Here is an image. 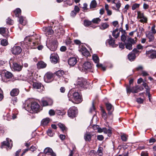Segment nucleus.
I'll return each instance as SVG.
<instances>
[{"mask_svg": "<svg viewBox=\"0 0 156 156\" xmlns=\"http://www.w3.org/2000/svg\"><path fill=\"white\" fill-rule=\"evenodd\" d=\"M25 110L31 113H37L40 111V105L36 102H30L27 101L25 104Z\"/></svg>", "mask_w": 156, "mask_h": 156, "instance_id": "obj_1", "label": "nucleus"}, {"mask_svg": "<svg viewBox=\"0 0 156 156\" xmlns=\"http://www.w3.org/2000/svg\"><path fill=\"white\" fill-rule=\"evenodd\" d=\"M35 80L32 76V74L29 73L26 77L25 79V81H27L29 83L31 84H33V86L34 88L39 89H41L43 90L44 88V87L42 84L40 83L34 82V80Z\"/></svg>", "mask_w": 156, "mask_h": 156, "instance_id": "obj_2", "label": "nucleus"}, {"mask_svg": "<svg viewBox=\"0 0 156 156\" xmlns=\"http://www.w3.org/2000/svg\"><path fill=\"white\" fill-rule=\"evenodd\" d=\"M122 42L119 43L120 48H124L125 45L126 48L129 50L132 49V44H134L136 41V40H122Z\"/></svg>", "mask_w": 156, "mask_h": 156, "instance_id": "obj_3", "label": "nucleus"}, {"mask_svg": "<svg viewBox=\"0 0 156 156\" xmlns=\"http://www.w3.org/2000/svg\"><path fill=\"white\" fill-rule=\"evenodd\" d=\"M68 97L69 100L73 101V100H74L76 103H79L82 101L81 97L78 92H75L72 94L69 92Z\"/></svg>", "mask_w": 156, "mask_h": 156, "instance_id": "obj_4", "label": "nucleus"}, {"mask_svg": "<svg viewBox=\"0 0 156 156\" xmlns=\"http://www.w3.org/2000/svg\"><path fill=\"white\" fill-rule=\"evenodd\" d=\"M58 42L56 40H49L46 41L47 47L51 51L56 50L57 47Z\"/></svg>", "mask_w": 156, "mask_h": 156, "instance_id": "obj_5", "label": "nucleus"}, {"mask_svg": "<svg viewBox=\"0 0 156 156\" xmlns=\"http://www.w3.org/2000/svg\"><path fill=\"white\" fill-rule=\"evenodd\" d=\"M139 89L141 90L143 89V88L142 87L140 88L138 86H136L132 88H131L130 86H127L126 87V91L128 94H129L131 92L134 93H137L138 92Z\"/></svg>", "mask_w": 156, "mask_h": 156, "instance_id": "obj_6", "label": "nucleus"}, {"mask_svg": "<svg viewBox=\"0 0 156 156\" xmlns=\"http://www.w3.org/2000/svg\"><path fill=\"white\" fill-rule=\"evenodd\" d=\"M9 64L11 68L15 70L19 71L22 69V66L17 63L14 62L12 59L10 60Z\"/></svg>", "mask_w": 156, "mask_h": 156, "instance_id": "obj_7", "label": "nucleus"}, {"mask_svg": "<svg viewBox=\"0 0 156 156\" xmlns=\"http://www.w3.org/2000/svg\"><path fill=\"white\" fill-rule=\"evenodd\" d=\"M77 112V108L75 107H72L68 110V115L70 118H73L76 116Z\"/></svg>", "mask_w": 156, "mask_h": 156, "instance_id": "obj_8", "label": "nucleus"}, {"mask_svg": "<svg viewBox=\"0 0 156 156\" xmlns=\"http://www.w3.org/2000/svg\"><path fill=\"white\" fill-rule=\"evenodd\" d=\"M91 67V64L90 62H87L83 64L81 68L79 67V69L81 72H86V71L89 70Z\"/></svg>", "mask_w": 156, "mask_h": 156, "instance_id": "obj_9", "label": "nucleus"}, {"mask_svg": "<svg viewBox=\"0 0 156 156\" xmlns=\"http://www.w3.org/2000/svg\"><path fill=\"white\" fill-rule=\"evenodd\" d=\"M54 74L48 72L45 75L44 81L46 83H50L53 80Z\"/></svg>", "mask_w": 156, "mask_h": 156, "instance_id": "obj_10", "label": "nucleus"}, {"mask_svg": "<svg viewBox=\"0 0 156 156\" xmlns=\"http://www.w3.org/2000/svg\"><path fill=\"white\" fill-rule=\"evenodd\" d=\"M22 51L21 48L19 46L15 45L11 48L12 53L15 55L20 54Z\"/></svg>", "mask_w": 156, "mask_h": 156, "instance_id": "obj_11", "label": "nucleus"}, {"mask_svg": "<svg viewBox=\"0 0 156 156\" xmlns=\"http://www.w3.org/2000/svg\"><path fill=\"white\" fill-rule=\"evenodd\" d=\"M55 74L56 76L59 78L60 80L61 79L62 80H61L60 82H63L64 81L65 82H67L66 79L63 76V75L64 74V72L62 70H58L55 73Z\"/></svg>", "mask_w": 156, "mask_h": 156, "instance_id": "obj_12", "label": "nucleus"}, {"mask_svg": "<svg viewBox=\"0 0 156 156\" xmlns=\"http://www.w3.org/2000/svg\"><path fill=\"white\" fill-rule=\"evenodd\" d=\"M2 145L6 146L7 147L10 149L12 146V142L11 140L7 138L5 141H4L2 143Z\"/></svg>", "mask_w": 156, "mask_h": 156, "instance_id": "obj_13", "label": "nucleus"}, {"mask_svg": "<svg viewBox=\"0 0 156 156\" xmlns=\"http://www.w3.org/2000/svg\"><path fill=\"white\" fill-rule=\"evenodd\" d=\"M12 76L13 75L11 73L7 71L5 73L4 77L2 78V80L4 82H7L9 81L7 80L12 78Z\"/></svg>", "mask_w": 156, "mask_h": 156, "instance_id": "obj_14", "label": "nucleus"}, {"mask_svg": "<svg viewBox=\"0 0 156 156\" xmlns=\"http://www.w3.org/2000/svg\"><path fill=\"white\" fill-rule=\"evenodd\" d=\"M106 44L107 45L108 44L113 47H116L118 45V44L116 43L115 40H107L106 41Z\"/></svg>", "mask_w": 156, "mask_h": 156, "instance_id": "obj_15", "label": "nucleus"}, {"mask_svg": "<svg viewBox=\"0 0 156 156\" xmlns=\"http://www.w3.org/2000/svg\"><path fill=\"white\" fill-rule=\"evenodd\" d=\"M146 54L150 58L152 59L156 58V51H153L152 50L146 51Z\"/></svg>", "mask_w": 156, "mask_h": 156, "instance_id": "obj_16", "label": "nucleus"}, {"mask_svg": "<svg viewBox=\"0 0 156 156\" xmlns=\"http://www.w3.org/2000/svg\"><path fill=\"white\" fill-rule=\"evenodd\" d=\"M50 60L52 63L56 64L58 60V56L56 54H51L50 56Z\"/></svg>", "mask_w": 156, "mask_h": 156, "instance_id": "obj_17", "label": "nucleus"}, {"mask_svg": "<svg viewBox=\"0 0 156 156\" xmlns=\"http://www.w3.org/2000/svg\"><path fill=\"white\" fill-rule=\"evenodd\" d=\"M107 110L108 111V114L111 115L114 110L113 106L110 103H107L105 104Z\"/></svg>", "mask_w": 156, "mask_h": 156, "instance_id": "obj_18", "label": "nucleus"}, {"mask_svg": "<svg viewBox=\"0 0 156 156\" xmlns=\"http://www.w3.org/2000/svg\"><path fill=\"white\" fill-rule=\"evenodd\" d=\"M79 51H80L82 54L85 56L87 57L90 55L89 52L85 47H82L80 49Z\"/></svg>", "mask_w": 156, "mask_h": 156, "instance_id": "obj_19", "label": "nucleus"}, {"mask_svg": "<svg viewBox=\"0 0 156 156\" xmlns=\"http://www.w3.org/2000/svg\"><path fill=\"white\" fill-rule=\"evenodd\" d=\"M86 83V80L82 77L79 78L77 80V84L80 87H83Z\"/></svg>", "mask_w": 156, "mask_h": 156, "instance_id": "obj_20", "label": "nucleus"}, {"mask_svg": "<svg viewBox=\"0 0 156 156\" xmlns=\"http://www.w3.org/2000/svg\"><path fill=\"white\" fill-rule=\"evenodd\" d=\"M77 60L75 57H73L70 58L68 61L69 65L71 66H74L76 63Z\"/></svg>", "mask_w": 156, "mask_h": 156, "instance_id": "obj_21", "label": "nucleus"}, {"mask_svg": "<svg viewBox=\"0 0 156 156\" xmlns=\"http://www.w3.org/2000/svg\"><path fill=\"white\" fill-rule=\"evenodd\" d=\"M45 34L47 36L52 35L54 33L53 30H52V28L50 27H48L46 28L45 29Z\"/></svg>", "mask_w": 156, "mask_h": 156, "instance_id": "obj_22", "label": "nucleus"}, {"mask_svg": "<svg viewBox=\"0 0 156 156\" xmlns=\"http://www.w3.org/2000/svg\"><path fill=\"white\" fill-rule=\"evenodd\" d=\"M8 30L5 28H0V34L5 37L7 36L8 35Z\"/></svg>", "mask_w": 156, "mask_h": 156, "instance_id": "obj_23", "label": "nucleus"}, {"mask_svg": "<svg viewBox=\"0 0 156 156\" xmlns=\"http://www.w3.org/2000/svg\"><path fill=\"white\" fill-rule=\"evenodd\" d=\"M37 68L38 69H43L45 68L47 66V64L44 62L41 61L38 62L37 63Z\"/></svg>", "mask_w": 156, "mask_h": 156, "instance_id": "obj_24", "label": "nucleus"}, {"mask_svg": "<svg viewBox=\"0 0 156 156\" xmlns=\"http://www.w3.org/2000/svg\"><path fill=\"white\" fill-rule=\"evenodd\" d=\"M119 34L120 32L119 31V29L118 28H116L112 32V36L115 38H117L119 36Z\"/></svg>", "mask_w": 156, "mask_h": 156, "instance_id": "obj_25", "label": "nucleus"}, {"mask_svg": "<svg viewBox=\"0 0 156 156\" xmlns=\"http://www.w3.org/2000/svg\"><path fill=\"white\" fill-rule=\"evenodd\" d=\"M115 4L116 8L113 6L112 7V8L114 10H116L118 11H119V9L121 5V4L120 1H118L116 3H115Z\"/></svg>", "mask_w": 156, "mask_h": 156, "instance_id": "obj_26", "label": "nucleus"}, {"mask_svg": "<svg viewBox=\"0 0 156 156\" xmlns=\"http://www.w3.org/2000/svg\"><path fill=\"white\" fill-rule=\"evenodd\" d=\"M91 135L90 133H87L84 135V139L86 141H90L91 139Z\"/></svg>", "mask_w": 156, "mask_h": 156, "instance_id": "obj_27", "label": "nucleus"}, {"mask_svg": "<svg viewBox=\"0 0 156 156\" xmlns=\"http://www.w3.org/2000/svg\"><path fill=\"white\" fill-rule=\"evenodd\" d=\"M19 93V90L16 88L13 89L10 92V94L12 96H17Z\"/></svg>", "mask_w": 156, "mask_h": 156, "instance_id": "obj_28", "label": "nucleus"}, {"mask_svg": "<svg viewBox=\"0 0 156 156\" xmlns=\"http://www.w3.org/2000/svg\"><path fill=\"white\" fill-rule=\"evenodd\" d=\"M122 35L121 36V39H131L130 38L128 37L127 33L125 30H122Z\"/></svg>", "mask_w": 156, "mask_h": 156, "instance_id": "obj_29", "label": "nucleus"}, {"mask_svg": "<svg viewBox=\"0 0 156 156\" xmlns=\"http://www.w3.org/2000/svg\"><path fill=\"white\" fill-rule=\"evenodd\" d=\"M50 119L48 118H46L43 119L41 121V124L45 126L47 125L49 122Z\"/></svg>", "mask_w": 156, "mask_h": 156, "instance_id": "obj_30", "label": "nucleus"}, {"mask_svg": "<svg viewBox=\"0 0 156 156\" xmlns=\"http://www.w3.org/2000/svg\"><path fill=\"white\" fill-rule=\"evenodd\" d=\"M19 21L20 23L22 25H25L26 23V21L25 19V18L22 16L19 17Z\"/></svg>", "mask_w": 156, "mask_h": 156, "instance_id": "obj_31", "label": "nucleus"}, {"mask_svg": "<svg viewBox=\"0 0 156 156\" xmlns=\"http://www.w3.org/2000/svg\"><path fill=\"white\" fill-rule=\"evenodd\" d=\"M136 56L134 54H133V52L130 53L128 56V58L131 61H133L135 58Z\"/></svg>", "mask_w": 156, "mask_h": 156, "instance_id": "obj_32", "label": "nucleus"}, {"mask_svg": "<svg viewBox=\"0 0 156 156\" xmlns=\"http://www.w3.org/2000/svg\"><path fill=\"white\" fill-rule=\"evenodd\" d=\"M52 152H53V151L51 148L49 147H46L44 150V153L48 155H49Z\"/></svg>", "mask_w": 156, "mask_h": 156, "instance_id": "obj_33", "label": "nucleus"}, {"mask_svg": "<svg viewBox=\"0 0 156 156\" xmlns=\"http://www.w3.org/2000/svg\"><path fill=\"white\" fill-rule=\"evenodd\" d=\"M92 58L94 61L96 63L99 64V60L98 56L96 54H94L92 55Z\"/></svg>", "mask_w": 156, "mask_h": 156, "instance_id": "obj_34", "label": "nucleus"}, {"mask_svg": "<svg viewBox=\"0 0 156 156\" xmlns=\"http://www.w3.org/2000/svg\"><path fill=\"white\" fill-rule=\"evenodd\" d=\"M109 25L106 23H101L100 27V29L101 30H105L108 27Z\"/></svg>", "mask_w": 156, "mask_h": 156, "instance_id": "obj_35", "label": "nucleus"}, {"mask_svg": "<svg viewBox=\"0 0 156 156\" xmlns=\"http://www.w3.org/2000/svg\"><path fill=\"white\" fill-rule=\"evenodd\" d=\"M97 5V3L95 0L92 1L90 5V9H93L95 8Z\"/></svg>", "mask_w": 156, "mask_h": 156, "instance_id": "obj_36", "label": "nucleus"}, {"mask_svg": "<svg viewBox=\"0 0 156 156\" xmlns=\"http://www.w3.org/2000/svg\"><path fill=\"white\" fill-rule=\"evenodd\" d=\"M14 13L16 16L18 17L21 14V10L20 8H17L14 11Z\"/></svg>", "mask_w": 156, "mask_h": 156, "instance_id": "obj_37", "label": "nucleus"}, {"mask_svg": "<svg viewBox=\"0 0 156 156\" xmlns=\"http://www.w3.org/2000/svg\"><path fill=\"white\" fill-rule=\"evenodd\" d=\"M58 126L62 131L64 132L66 130V127L63 124L59 123L58 124Z\"/></svg>", "mask_w": 156, "mask_h": 156, "instance_id": "obj_38", "label": "nucleus"}, {"mask_svg": "<svg viewBox=\"0 0 156 156\" xmlns=\"http://www.w3.org/2000/svg\"><path fill=\"white\" fill-rule=\"evenodd\" d=\"M101 21V20L99 18H97L93 19L92 20V22L94 23L98 24Z\"/></svg>", "mask_w": 156, "mask_h": 156, "instance_id": "obj_39", "label": "nucleus"}, {"mask_svg": "<svg viewBox=\"0 0 156 156\" xmlns=\"http://www.w3.org/2000/svg\"><path fill=\"white\" fill-rule=\"evenodd\" d=\"M1 44L3 46L7 45L8 44L7 40H2L1 41Z\"/></svg>", "mask_w": 156, "mask_h": 156, "instance_id": "obj_40", "label": "nucleus"}, {"mask_svg": "<svg viewBox=\"0 0 156 156\" xmlns=\"http://www.w3.org/2000/svg\"><path fill=\"white\" fill-rule=\"evenodd\" d=\"M103 148L101 147L99 148L98 150L97 151L98 155L99 156H101L103 155L102 153Z\"/></svg>", "mask_w": 156, "mask_h": 156, "instance_id": "obj_41", "label": "nucleus"}, {"mask_svg": "<svg viewBox=\"0 0 156 156\" xmlns=\"http://www.w3.org/2000/svg\"><path fill=\"white\" fill-rule=\"evenodd\" d=\"M146 34L147 37L149 39H153L154 38L153 34L151 32L146 33Z\"/></svg>", "mask_w": 156, "mask_h": 156, "instance_id": "obj_42", "label": "nucleus"}, {"mask_svg": "<svg viewBox=\"0 0 156 156\" xmlns=\"http://www.w3.org/2000/svg\"><path fill=\"white\" fill-rule=\"evenodd\" d=\"M47 133L48 135L50 136H52L54 133L51 129H49L47 131Z\"/></svg>", "mask_w": 156, "mask_h": 156, "instance_id": "obj_43", "label": "nucleus"}, {"mask_svg": "<svg viewBox=\"0 0 156 156\" xmlns=\"http://www.w3.org/2000/svg\"><path fill=\"white\" fill-rule=\"evenodd\" d=\"M91 24V22L87 20H85L84 21V24L85 26H88Z\"/></svg>", "mask_w": 156, "mask_h": 156, "instance_id": "obj_44", "label": "nucleus"}, {"mask_svg": "<svg viewBox=\"0 0 156 156\" xmlns=\"http://www.w3.org/2000/svg\"><path fill=\"white\" fill-rule=\"evenodd\" d=\"M66 112L64 111H61L60 110H57L56 112L57 114L59 115H65Z\"/></svg>", "mask_w": 156, "mask_h": 156, "instance_id": "obj_45", "label": "nucleus"}, {"mask_svg": "<svg viewBox=\"0 0 156 156\" xmlns=\"http://www.w3.org/2000/svg\"><path fill=\"white\" fill-rule=\"evenodd\" d=\"M140 6V4L137 3H135L134 4H133L132 7V9L133 10H134L138 8Z\"/></svg>", "mask_w": 156, "mask_h": 156, "instance_id": "obj_46", "label": "nucleus"}, {"mask_svg": "<svg viewBox=\"0 0 156 156\" xmlns=\"http://www.w3.org/2000/svg\"><path fill=\"white\" fill-rule=\"evenodd\" d=\"M121 138L122 140L126 141L127 139V136L125 134H123L121 136Z\"/></svg>", "mask_w": 156, "mask_h": 156, "instance_id": "obj_47", "label": "nucleus"}, {"mask_svg": "<svg viewBox=\"0 0 156 156\" xmlns=\"http://www.w3.org/2000/svg\"><path fill=\"white\" fill-rule=\"evenodd\" d=\"M95 111V108L94 105V102L93 101L92 103V107L90 108L89 112L90 113H92L93 112Z\"/></svg>", "mask_w": 156, "mask_h": 156, "instance_id": "obj_48", "label": "nucleus"}, {"mask_svg": "<svg viewBox=\"0 0 156 156\" xmlns=\"http://www.w3.org/2000/svg\"><path fill=\"white\" fill-rule=\"evenodd\" d=\"M140 21L141 23H145L147 22V18L146 17L144 16V17L140 18Z\"/></svg>", "mask_w": 156, "mask_h": 156, "instance_id": "obj_49", "label": "nucleus"}, {"mask_svg": "<svg viewBox=\"0 0 156 156\" xmlns=\"http://www.w3.org/2000/svg\"><path fill=\"white\" fill-rule=\"evenodd\" d=\"M47 101H48V105H52L53 101V100L51 98H46Z\"/></svg>", "mask_w": 156, "mask_h": 156, "instance_id": "obj_50", "label": "nucleus"}, {"mask_svg": "<svg viewBox=\"0 0 156 156\" xmlns=\"http://www.w3.org/2000/svg\"><path fill=\"white\" fill-rule=\"evenodd\" d=\"M138 17L140 19L144 16V13L140 11L137 12Z\"/></svg>", "mask_w": 156, "mask_h": 156, "instance_id": "obj_51", "label": "nucleus"}, {"mask_svg": "<svg viewBox=\"0 0 156 156\" xmlns=\"http://www.w3.org/2000/svg\"><path fill=\"white\" fill-rule=\"evenodd\" d=\"M41 102L43 106H46L48 105V101H47L46 99H42L41 101Z\"/></svg>", "mask_w": 156, "mask_h": 156, "instance_id": "obj_52", "label": "nucleus"}, {"mask_svg": "<svg viewBox=\"0 0 156 156\" xmlns=\"http://www.w3.org/2000/svg\"><path fill=\"white\" fill-rule=\"evenodd\" d=\"M96 66L98 67H101V69L104 71H105L106 70L105 67L104 66H103L101 64H97L96 65Z\"/></svg>", "mask_w": 156, "mask_h": 156, "instance_id": "obj_53", "label": "nucleus"}, {"mask_svg": "<svg viewBox=\"0 0 156 156\" xmlns=\"http://www.w3.org/2000/svg\"><path fill=\"white\" fill-rule=\"evenodd\" d=\"M6 23L7 24L12 25L13 24V21L11 19L8 18L6 20Z\"/></svg>", "mask_w": 156, "mask_h": 156, "instance_id": "obj_54", "label": "nucleus"}, {"mask_svg": "<svg viewBox=\"0 0 156 156\" xmlns=\"http://www.w3.org/2000/svg\"><path fill=\"white\" fill-rule=\"evenodd\" d=\"M136 101L138 102V103L139 104H141L143 103L144 100L143 99L141 98H137Z\"/></svg>", "mask_w": 156, "mask_h": 156, "instance_id": "obj_55", "label": "nucleus"}, {"mask_svg": "<svg viewBox=\"0 0 156 156\" xmlns=\"http://www.w3.org/2000/svg\"><path fill=\"white\" fill-rule=\"evenodd\" d=\"M74 43L77 45H79V46L80 45L82 44L81 41L79 40H74Z\"/></svg>", "mask_w": 156, "mask_h": 156, "instance_id": "obj_56", "label": "nucleus"}, {"mask_svg": "<svg viewBox=\"0 0 156 156\" xmlns=\"http://www.w3.org/2000/svg\"><path fill=\"white\" fill-rule=\"evenodd\" d=\"M141 156H148V154L146 151H142L141 153Z\"/></svg>", "mask_w": 156, "mask_h": 156, "instance_id": "obj_57", "label": "nucleus"}, {"mask_svg": "<svg viewBox=\"0 0 156 156\" xmlns=\"http://www.w3.org/2000/svg\"><path fill=\"white\" fill-rule=\"evenodd\" d=\"M107 116V113L106 112L104 111H102V117L104 119H105L106 118Z\"/></svg>", "mask_w": 156, "mask_h": 156, "instance_id": "obj_58", "label": "nucleus"}, {"mask_svg": "<svg viewBox=\"0 0 156 156\" xmlns=\"http://www.w3.org/2000/svg\"><path fill=\"white\" fill-rule=\"evenodd\" d=\"M37 149V147L36 146H31L30 148V151H32V152L36 150Z\"/></svg>", "mask_w": 156, "mask_h": 156, "instance_id": "obj_59", "label": "nucleus"}, {"mask_svg": "<svg viewBox=\"0 0 156 156\" xmlns=\"http://www.w3.org/2000/svg\"><path fill=\"white\" fill-rule=\"evenodd\" d=\"M139 51L136 48L134 49L131 52H133V54H134L136 56V55L138 54Z\"/></svg>", "mask_w": 156, "mask_h": 156, "instance_id": "obj_60", "label": "nucleus"}, {"mask_svg": "<svg viewBox=\"0 0 156 156\" xmlns=\"http://www.w3.org/2000/svg\"><path fill=\"white\" fill-rule=\"evenodd\" d=\"M112 24L115 27H118V22L117 21H114L113 22Z\"/></svg>", "mask_w": 156, "mask_h": 156, "instance_id": "obj_61", "label": "nucleus"}, {"mask_svg": "<svg viewBox=\"0 0 156 156\" xmlns=\"http://www.w3.org/2000/svg\"><path fill=\"white\" fill-rule=\"evenodd\" d=\"M129 5L128 4L126 5L124 7V12H126L127 10L129 9Z\"/></svg>", "mask_w": 156, "mask_h": 156, "instance_id": "obj_62", "label": "nucleus"}, {"mask_svg": "<svg viewBox=\"0 0 156 156\" xmlns=\"http://www.w3.org/2000/svg\"><path fill=\"white\" fill-rule=\"evenodd\" d=\"M74 11L76 12V13L80 11V9L79 7L77 6H75Z\"/></svg>", "mask_w": 156, "mask_h": 156, "instance_id": "obj_63", "label": "nucleus"}, {"mask_svg": "<svg viewBox=\"0 0 156 156\" xmlns=\"http://www.w3.org/2000/svg\"><path fill=\"white\" fill-rule=\"evenodd\" d=\"M49 113L50 115H54L55 114V112L54 110L51 109L49 110Z\"/></svg>", "mask_w": 156, "mask_h": 156, "instance_id": "obj_64", "label": "nucleus"}]
</instances>
